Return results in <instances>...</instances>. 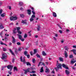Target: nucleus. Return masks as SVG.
I'll use <instances>...</instances> for the list:
<instances>
[{
  "label": "nucleus",
  "instance_id": "f257e3e1",
  "mask_svg": "<svg viewBox=\"0 0 76 76\" xmlns=\"http://www.w3.org/2000/svg\"><path fill=\"white\" fill-rule=\"evenodd\" d=\"M57 64H56V66H57V68H55V69L56 70L57 72L58 71V70L59 69H61V64H59L58 63V61H57Z\"/></svg>",
  "mask_w": 76,
  "mask_h": 76
},
{
  "label": "nucleus",
  "instance_id": "f03ea898",
  "mask_svg": "<svg viewBox=\"0 0 76 76\" xmlns=\"http://www.w3.org/2000/svg\"><path fill=\"white\" fill-rule=\"evenodd\" d=\"M7 58V55L6 54L3 53L2 54V57H1V58L2 60H4V59H6Z\"/></svg>",
  "mask_w": 76,
  "mask_h": 76
},
{
  "label": "nucleus",
  "instance_id": "7ed1b4c3",
  "mask_svg": "<svg viewBox=\"0 0 76 76\" xmlns=\"http://www.w3.org/2000/svg\"><path fill=\"white\" fill-rule=\"evenodd\" d=\"M10 20H17L18 18L17 17H14L13 16H12L10 17Z\"/></svg>",
  "mask_w": 76,
  "mask_h": 76
},
{
  "label": "nucleus",
  "instance_id": "20e7f679",
  "mask_svg": "<svg viewBox=\"0 0 76 76\" xmlns=\"http://www.w3.org/2000/svg\"><path fill=\"white\" fill-rule=\"evenodd\" d=\"M13 66L11 65H8L7 66V69H10V71H12V69H13Z\"/></svg>",
  "mask_w": 76,
  "mask_h": 76
},
{
  "label": "nucleus",
  "instance_id": "39448f33",
  "mask_svg": "<svg viewBox=\"0 0 76 76\" xmlns=\"http://www.w3.org/2000/svg\"><path fill=\"white\" fill-rule=\"evenodd\" d=\"M20 60L21 62H23V63L25 64V63H26V61H25V57H24L23 58V60H22V57L21 56V57H20Z\"/></svg>",
  "mask_w": 76,
  "mask_h": 76
},
{
  "label": "nucleus",
  "instance_id": "423d86ee",
  "mask_svg": "<svg viewBox=\"0 0 76 76\" xmlns=\"http://www.w3.org/2000/svg\"><path fill=\"white\" fill-rule=\"evenodd\" d=\"M29 70H30V68H28L26 70H24V71H25L24 72V74L26 75V74L28 73V72H29Z\"/></svg>",
  "mask_w": 76,
  "mask_h": 76
},
{
  "label": "nucleus",
  "instance_id": "0eeeda50",
  "mask_svg": "<svg viewBox=\"0 0 76 76\" xmlns=\"http://www.w3.org/2000/svg\"><path fill=\"white\" fill-rule=\"evenodd\" d=\"M62 67L66 69H69V68L67 67V66L66 65L64 64H62Z\"/></svg>",
  "mask_w": 76,
  "mask_h": 76
},
{
  "label": "nucleus",
  "instance_id": "6e6552de",
  "mask_svg": "<svg viewBox=\"0 0 76 76\" xmlns=\"http://www.w3.org/2000/svg\"><path fill=\"white\" fill-rule=\"evenodd\" d=\"M16 28H15L13 30V34H16L17 33V31H16Z\"/></svg>",
  "mask_w": 76,
  "mask_h": 76
},
{
  "label": "nucleus",
  "instance_id": "1a4fd4ad",
  "mask_svg": "<svg viewBox=\"0 0 76 76\" xmlns=\"http://www.w3.org/2000/svg\"><path fill=\"white\" fill-rule=\"evenodd\" d=\"M12 43H13V44H15L16 41H15V38L13 37V36H12Z\"/></svg>",
  "mask_w": 76,
  "mask_h": 76
},
{
  "label": "nucleus",
  "instance_id": "9d476101",
  "mask_svg": "<svg viewBox=\"0 0 76 76\" xmlns=\"http://www.w3.org/2000/svg\"><path fill=\"white\" fill-rule=\"evenodd\" d=\"M9 51H10V53H11V54H12V55H13L14 56H15V54H14V53H13V52L12 51V49H10Z\"/></svg>",
  "mask_w": 76,
  "mask_h": 76
},
{
  "label": "nucleus",
  "instance_id": "9b49d317",
  "mask_svg": "<svg viewBox=\"0 0 76 76\" xmlns=\"http://www.w3.org/2000/svg\"><path fill=\"white\" fill-rule=\"evenodd\" d=\"M73 54L76 56V50L75 49H73L72 50Z\"/></svg>",
  "mask_w": 76,
  "mask_h": 76
},
{
  "label": "nucleus",
  "instance_id": "f8f14e48",
  "mask_svg": "<svg viewBox=\"0 0 76 76\" xmlns=\"http://www.w3.org/2000/svg\"><path fill=\"white\" fill-rule=\"evenodd\" d=\"M17 35L18 36V38L19 39H22V36H21V35L17 34Z\"/></svg>",
  "mask_w": 76,
  "mask_h": 76
},
{
  "label": "nucleus",
  "instance_id": "ddd939ff",
  "mask_svg": "<svg viewBox=\"0 0 76 76\" xmlns=\"http://www.w3.org/2000/svg\"><path fill=\"white\" fill-rule=\"evenodd\" d=\"M9 34H5V36H6V37H5L4 39H7V37H9Z\"/></svg>",
  "mask_w": 76,
  "mask_h": 76
},
{
  "label": "nucleus",
  "instance_id": "4468645a",
  "mask_svg": "<svg viewBox=\"0 0 76 76\" xmlns=\"http://www.w3.org/2000/svg\"><path fill=\"white\" fill-rule=\"evenodd\" d=\"M3 28H4L3 27V26L2 25V24L0 23V29H3Z\"/></svg>",
  "mask_w": 76,
  "mask_h": 76
},
{
  "label": "nucleus",
  "instance_id": "2eb2a0df",
  "mask_svg": "<svg viewBox=\"0 0 76 76\" xmlns=\"http://www.w3.org/2000/svg\"><path fill=\"white\" fill-rule=\"evenodd\" d=\"M53 15L54 17H57V14H56V13L55 12H53Z\"/></svg>",
  "mask_w": 76,
  "mask_h": 76
},
{
  "label": "nucleus",
  "instance_id": "dca6fc26",
  "mask_svg": "<svg viewBox=\"0 0 76 76\" xmlns=\"http://www.w3.org/2000/svg\"><path fill=\"white\" fill-rule=\"evenodd\" d=\"M21 23H23V24H26V21H25V20H22L21 21Z\"/></svg>",
  "mask_w": 76,
  "mask_h": 76
},
{
  "label": "nucleus",
  "instance_id": "f3484780",
  "mask_svg": "<svg viewBox=\"0 0 76 76\" xmlns=\"http://www.w3.org/2000/svg\"><path fill=\"white\" fill-rule=\"evenodd\" d=\"M14 72H16L17 71H18V69H17V67L16 66H15L14 68Z\"/></svg>",
  "mask_w": 76,
  "mask_h": 76
},
{
  "label": "nucleus",
  "instance_id": "a211bd4d",
  "mask_svg": "<svg viewBox=\"0 0 76 76\" xmlns=\"http://www.w3.org/2000/svg\"><path fill=\"white\" fill-rule=\"evenodd\" d=\"M28 13V15L31 14V10H27Z\"/></svg>",
  "mask_w": 76,
  "mask_h": 76
},
{
  "label": "nucleus",
  "instance_id": "6ab92c4d",
  "mask_svg": "<svg viewBox=\"0 0 76 76\" xmlns=\"http://www.w3.org/2000/svg\"><path fill=\"white\" fill-rule=\"evenodd\" d=\"M65 72L67 74V75H69L70 73V72L68 70H65Z\"/></svg>",
  "mask_w": 76,
  "mask_h": 76
},
{
  "label": "nucleus",
  "instance_id": "aec40b11",
  "mask_svg": "<svg viewBox=\"0 0 76 76\" xmlns=\"http://www.w3.org/2000/svg\"><path fill=\"white\" fill-rule=\"evenodd\" d=\"M67 53L66 52V51L65 52V58H67Z\"/></svg>",
  "mask_w": 76,
  "mask_h": 76
},
{
  "label": "nucleus",
  "instance_id": "412c9836",
  "mask_svg": "<svg viewBox=\"0 0 76 76\" xmlns=\"http://www.w3.org/2000/svg\"><path fill=\"white\" fill-rule=\"evenodd\" d=\"M5 15H6V14H5V13H4L2 14H1V17H3L5 16Z\"/></svg>",
  "mask_w": 76,
  "mask_h": 76
},
{
  "label": "nucleus",
  "instance_id": "4be33fe9",
  "mask_svg": "<svg viewBox=\"0 0 76 76\" xmlns=\"http://www.w3.org/2000/svg\"><path fill=\"white\" fill-rule=\"evenodd\" d=\"M44 72V69H43V67H42L40 69V72L41 73Z\"/></svg>",
  "mask_w": 76,
  "mask_h": 76
},
{
  "label": "nucleus",
  "instance_id": "5701e85b",
  "mask_svg": "<svg viewBox=\"0 0 76 76\" xmlns=\"http://www.w3.org/2000/svg\"><path fill=\"white\" fill-rule=\"evenodd\" d=\"M59 59L60 61H63V58L60 57L59 58Z\"/></svg>",
  "mask_w": 76,
  "mask_h": 76
},
{
  "label": "nucleus",
  "instance_id": "b1692460",
  "mask_svg": "<svg viewBox=\"0 0 76 76\" xmlns=\"http://www.w3.org/2000/svg\"><path fill=\"white\" fill-rule=\"evenodd\" d=\"M76 62V61H73L72 60L71 61V64H74V63H75Z\"/></svg>",
  "mask_w": 76,
  "mask_h": 76
},
{
  "label": "nucleus",
  "instance_id": "393cba45",
  "mask_svg": "<svg viewBox=\"0 0 76 76\" xmlns=\"http://www.w3.org/2000/svg\"><path fill=\"white\" fill-rule=\"evenodd\" d=\"M40 29H41V27H40V26L39 25L38 26V27L37 28V31H39V30H40Z\"/></svg>",
  "mask_w": 76,
  "mask_h": 76
},
{
  "label": "nucleus",
  "instance_id": "a878e982",
  "mask_svg": "<svg viewBox=\"0 0 76 76\" xmlns=\"http://www.w3.org/2000/svg\"><path fill=\"white\" fill-rule=\"evenodd\" d=\"M34 20V18H32L31 17L30 19V22H32V21H33V20Z\"/></svg>",
  "mask_w": 76,
  "mask_h": 76
},
{
  "label": "nucleus",
  "instance_id": "bb28decb",
  "mask_svg": "<svg viewBox=\"0 0 76 76\" xmlns=\"http://www.w3.org/2000/svg\"><path fill=\"white\" fill-rule=\"evenodd\" d=\"M17 32L18 34H22V32L20 31V30L18 31Z\"/></svg>",
  "mask_w": 76,
  "mask_h": 76
},
{
  "label": "nucleus",
  "instance_id": "cd10ccee",
  "mask_svg": "<svg viewBox=\"0 0 76 76\" xmlns=\"http://www.w3.org/2000/svg\"><path fill=\"white\" fill-rule=\"evenodd\" d=\"M46 69V70L45 71V72H46V73H48V72H49V69L47 68Z\"/></svg>",
  "mask_w": 76,
  "mask_h": 76
},
{
  "label": "nucleus",
  "instance_id": "c85d7f7f",
  "mask_svg": "<svg viewBox=\"0 0 76 76\" xmlns=\"http://www.w3.org/2000/svg\"><path fill=\"white\" fill-rule=\"evenodd\" d=\"M37 53V50L34 49V54H36Z\"/></svg>",
  "mask_w": 76,
  "mask_h": 76
},
{
  "label": "nucleus",
  "instance_id": "c756f323",
  "mask_svg": "<svg viewBox=\"0 0 76 76\" xmlns=\"http://www.w3.org/2000/svg\"><path fill=\"white\" fill-rule=\"evenodd\" d=\"M28 53V52L26 51H25L24 52V55L25 56H27V53Z\"/></svg>",
  "mask_w": 76,
  "mask_h": 76
},
{
  "label": "nucleus",
  "instance_id": "7c9ffc66",
  "mask_svg": "<svg viewBox=\"0 0 76 76\" xmlns=\"http://www.w3.org/2000/svg\"><path fill=\"white\" fill-rule=\"evenodd\" d=\"M16 29H17V30L18 31H19V30H20V28L19 27H16Z\"/></svg>",
  "mask_w": 76,
  "mask_h": 76
},
{
  "label": "nucleus",
  "instance_id": "2f4dec72",
  "mask_svg": "<svg viewBox=\"0 0 76 76\" xmlns=\"http://www.w3.org/2000/svg\"><path fill=\"white\" fill-rule=\"evenodd\" d=\"M73 55H71L69 56V58H73Z\"/></svg>",
  "mask_w": 76,
  "mask_h": 76
},
{
  "label": "nucleus",
  "instance_id": "473e14b6",
  "mask_svg": "<svg viewBox=\"0 0 76 76\" xmlns=\"http://www.w3.org/2000/svg\"><path fill=\"white\" fill-rule=\"evenodd\" d=\"M31 18H33V19H34V18H35V15H32Z\"/></svg>",
  "mask_w": 76,
  "mask_h": 76
},
{
  "label": "nucleus",
  "instance_id": "72a5a7b5",
  "mask_svg": "<svg viewBox=\"0 0 76 76\" xmlns=\"http://www.w3.org/2000/svg\"><path fill=\"white\" fill-rule=\"evenodd\" d=\"M43 56H46V53L44 52V51H43Z\"/></svg>",
  "mask_w": 76,
  "mask_h": 76
},
{
  "label": "nucleus",
  "instance_id": "f704fd0d",
  "mask_svg": "<svg viewBox=\"0 0 76 76\" xmlns=\"http://www.w3.org/2000/svg\"><path fill=\"white\" fill-rule=\"evenodd\" d=\"M27 34H25L24 35V38H26V37H27Z\"/></svg>",
  "mask_w": 76,
  "mask_h": 76
},
{
  "label": "nucleus",
  "instance_id": "c9c22d12",
  "mask_svg": "<svg viewBox=\"0 0 76 76\" xmlns=\"http://www.w3.org/2000/svg\"><path fill=\"white\" fill-rule=\"evenodd\" d=\"M19 4L20 6H22V4H23V3L22 2H19Z\"/></svg>",
  "mask_w": 76,
  "mask_h": 76
},
{
  "label": "nucleus",
  "instance_id": "e433bc0d",
  "mask_svg": "<svg viewBox=\"0 0 76 76\" xmlns=\"http://www.w3.org/2000/svg\"><path fill=\"white\" fill-rule=\"evenodd\" d=\"M6 66H2V70H3L4 69V68H6Z\"/></svg>",
  "mask_w": 76,
  "mask_h": 76
},
{
  "label": "nucleus",
  "instance_id": "4c0bfd02",
  "mask_svg": "<svg viewBox=\"0 0 76 76\" xmlns=\"http://www.w3.org/2000/svg\"><path fill=\"white\" fill-rule=\"evenodd\" d=\"M29 72L30 73H35V71H33L32 72Z\"/></svg>",
  "mask_w": 76,
  "mask_h": 76
},
{
  "label": "nucleus",
  "instance_id": "58836bf2",
  "mask_svg": "<svg viewBox=\"0 0 76 76\" xmlns=\"http://www.w3.org/2000/svg\"><path fill=\"white\" fill-rule=\"evenodd\" d=\"M26 64L27 66H29V65L30 66H31V64L29 63V62H26Z\"/></svg>",
  "mask_w": 76,
  "mask_h": 76
},
{
  "label": "nucleus",
  "instance_id": "ea45409f",
  "mask_svg": "<svg viewBox=\"0 0 76 76\" xmlns=\"http://www.w3.org/2000/svg\"><path fill=\"white\" fill-rule=\"evenodd\" d=\"M36 56L38 57V58H40V56H39L38 54H37L36 55Z\"/></svg>",
  "mask_w": 76,
  "mask_h": 76
},
{
  "label": "nucleus",
  "instance_id": "a19ab883",
  "mask_svg": "<svg viewBox=\"0 0 76 76\" xmlns=\"http://www.w3.org/2000/svg\"><path fill=\"white\" fill-rule=\"evenodd\" d=\"M3 50L4 51H6V49L4 48H3Z\"/></svg>",
  "mask_w": 76,
  "mask_h": 76
},
{
  "label": "nucleus",
  "instance_id": "79ce46f5",
  "mask_svg": "<svg viewBox=\"0 0 76 76\" xmlns=\"http://www.w3.org/2000/svg\"><path fill=\"white\" fill-rule=\"evenodd\" d=\"M18 51H21V50H22V49L21 48H20L18 49Z\"/></svg>",
  "mask_w": 76,
  "mask_h": 76
},
{
  "label": "nucleus",
  "instance_id": "37998d69",
  "mask_svg": "<svg viewBox=\"0 0 76 76\" xmlns=\"http://www.w3.org/2000/svg\"><path fill=\"white\" fill-rule=\"evenodd\" d=\"M20 16L21 18H24V15L23 14H21L20 15Z\"/></svg>",
  "mask_w": 76,
  "mask_h": 76
},
{
  "label": "nucleus",
  "instance_id": "c03bdc74",
  "mask_svg": "<svg viewBox=\"0 0 76 76\" xmlns=\"http://www.w3.org/2000/svg\"><path fill=\"white\" fill-rule=\"evenodd\" d=\"M17 44L18 45H20V43L19 42H17Z\"/></svg>",
  "mask_w": 76,
  "mask_h": 76
},
{
  "label": "nucleus",
  "instance_id": "a18cd8bd",
  "mask_svg": "<svg viewBox=\"0 0 76 76\" xmlns=\"http://www.w3.org/2000/svg\"><path fill=\"white\" fill-rule=\"evenodd\" d=\"M42 63V62H40L39 64L38 65V66L39 67V66H40V64H41Z\"/></svg>",
  "mask_w": 76,
  "mask_h": 76
},
{
  "label": "nucleus",
  "instance_id": "49530a36",
  "mask_svg": "<svg viewBox=\"0 0 76 76\" xmlns=\"http://www.w3.org/2000/svg\"><path fill=\"white\" fill-rule=\"evenodd\" d=\"M21 39V41H22V42H23L24 41H25V39Z\"/></svg>",
  "mask_w": 76,
  "mask_h": 76
},
{
  "label": "nucleus",
  "instance_id": "de8ad7c7",
  "mask_svg": "<svg viewBox=\"0 0 76 76\" xmlns=\"http://www.w3.org/2000/svg\"><path fill=\"white\" fill-rule=\"evenodd\" d=\"M59 32L60 34H62V31L61 30H59Z\"/></svg>",
  "mask_w": 76,
  "mask_h": 76
},
{
  "label": "nucleus",
  "instance_id": "09e8293b",
  "mask_svg": "<svg viewBox=\"0 0 76 76\" xmlns=\"http://www.w3.org/2000/svg\"><path fill=\"white\" fill-rule=\"evenodd\" d=\"M30 53V54L32 56V55H33V52L32 51H31Z\"/></svg>",
  "mask_w": 76,
  "mask_h": 76
},
{
  "label": "nucleus",
  "instance_id": "8fccbe9b",
  "mask_svg": "<svg viewBox=\"0 0 76 76\" xmlns=\"http://www.w3.org/2000/svg\"><path fill=\"white\" fill-rule=\"evenodd\" d=\"M0 44L1 45H4V43L2 42H0Z\"/></svg>",
  "mask_w": 76,
  "mask_h": 76
},
{
  "label": "nucleus",
  "instance_id": "3c124183",
  "mask_svg": "<svg viewBox=\"0 0 76 76\" xmlns=\"http://www.w3.org/2000/svg\"><path fill=\"white\" fill-rule=\"evenodd\" d=\"M32 12L33 14V15H34L35 14V13L34 12V11H32Z\"/></svg>",
  "mask_w": 76,
  "mask_h": 76
},
{
  "label": "nucleus",
  "instance_id": "603ef678",
  "mask_svg": "<svg viewBox=\"0 0 76 76\" xmlns=\"http://www.w3.org/2000/svg\"><path fill=\"white\" fill-rule=\"evenodd\" d=\"M72 47L74 48H76V45H73Z\"/></svg>",
  "mask_w": 76,
  "mask_h": 76
},
{
  "label": "nucleus",
  "instance_id": "864d4df0",
  "mask_svg": "<svg viewBox=\"0 0 76 76\" xmlns=\"http://www.w3.org/2000/svg\"><path fill=\"white\" fill-rule=\"evenodd\" d=\"M32 61L33 63H35V59H33L32 60Z\"/></svg>",
  "mask_w": 76,
  "mask_h": 76
},
{
  "label": "nucleus",
  "instance_id": "5fc2aeb1",
  "mask_svg": "<svg viewBox=\"0 0 76 76\" xmlns=\"http://www.w3.org/2000/svg\"><path fill=\"white\" fill-rule=\"evenodd\" d=\"M27 58H29L30 57V55H27Z\"/></svg>",
  "mask_w": 76,
  "mask_h": 76
},
{
  "label": "nucleus",
  "instance_id": "6e6d98bb",
  "mask_svg": "<svg viewBox=\"0 0 76 76\" xmlns=\"http://www.w3.org/2000/svg\"><path fill=\"white\" fill-rule=\"evenodd\" d=\"M35 38H38V36L37 35H35Z\"/></svg>",
  "mask_w": 76,
  "mask_h": 76
},
{
  "label": "nucleus",
  "instance_id": "4d7b16f0",
  "mask_svg": "<svg viewBox=\"0 0 76 76\" xmlns=\"http://www.w3.org/2000/svg\"><path fill=\"white\" fill-rule=\"evenodd\" d=\"M14 61H15V59H13L12 60V62L13 63H14Z\"/></svg>",
  "mask_w": 76,
  "mask_h": 76
},
{
  "label": "nucleus",
  "instance_id": "13d9d810",
  "mask_svg": "<svg viewBox=\"0 0 76 76\" xmlns=\"http://www.w3.org/2000/svg\"><path fill=\"white\" fill-rule=\"evenodd\" d=\"M53 39L55 40V41H56L57 40V39H56V38L55 37H53Z\"/></svg>",
  "mask_w": 76,
  "mask_h": 76
},
{
  "label": "nucleus",
  "instance_id": "bf43d9fd",
  "mask_svg": "<svg viewBox=\"0 0 76 76\" xmlns=\"http://www.w3.org/2000/svg\"><path fill=\"white\" fill-rule=\"evenodd\" d=\"M10 25H13V23H11L10 24Z\"/></svg>",
  "mask_w": 76,
  "mask_h": 76
},
{
  "label": "nucleus",
  "instance_id": "052dcab7",
  "mask_svg": "<svg viewBox=\"0 0 76 76\" xmlns=\"http://www.w3.org/2000/svg\"><path fill=\"white\" fill-rule=\"evenodd\" d=\"M51 73H55V72H54V71H52L51 72Z\"/></svg>",
  "mask_w": 76,
  "mask_h": 76
},
{
  "label": "nucleus",
  "instance_id": "680f3d73",
  "mask_svg": "<svg viewBox=\"0 0 76 76\" xmlns=\"http://www.w3.org/2000/svg\"><path fill=\"white\" fill-rule=\"evenodd\" d=\"M2 13V10H0V13Z\"/></svg>",
  "mask_w": 76,
  "mask_h": 76
},
{
  "label": "nucleus",
  "instance_id": "e2e57ef3",
  "mask_svg": "<svg viewBox=\"0 0 76 76\" xmlns=\"http://www.w3.org/2000/svg\"><path fill=\"white\" fill-rule=\"evenodd\" d=\"M9 73L10 75H12V72H9Z\"/></svg>",
  "mask_w": 76,
  "mask_h": 76
},
{
  "label": "nucleus",
  "instance_id": "0e129e2a",
  "mask_svg": "<svg viewBox=\"0 0 76 76\" xmlns=\"http://www.w3.org/2000/svg\"><path fill=\"white\" fill-rule=\"evenodd\" d=\"M1 5H2V3L1 2H0V6H1Z\"/></svg>",
  "mask_w": 76,
  "mask_h": 76
},
{
  "label": "nucleus",
  "instance_id": "69168bd1",
  "mask_svg": "<svg viewBox=\"0 0 76 76\" xmlns=\"http://www.w3.org/2000/svg\"><path fill=\"white\" fill-rule=\"evenodd\" d=\"M31 9L33 11H34V8L33 7H31Z\"/></svg>",
  "mask_w": 76,
  "mask_h": 76
},
{
  "label": "nucleus",
  "instance_id": "338daca9",
  "mask_svg": "<svg viewBox=\"0 0 76 76\" xmlns=\"http://www.w3.org/2000/svg\"><path fill=\"white\" fill-rule=\"evenodd\" d=\"M33 76H37V75H36V74H34L33 75Z\"/></svg>",
  "mask_w": 76,
  "mask_h": 76
},
{
  "label": "nucleus",
  "instance_id": "774afa93",
  "mask_svg": "<svg viewBox=\"0 0 76 76\" xmlns=\"http://www.w3.org/2000/svg\"><path fill=\"white\" fill-rule=\"evenodd\" d=\"M66 31V32H69V29H67Z\"/></svg>",
  "mask_w": 76,
  "mask_h": 76
}]
</instances>
